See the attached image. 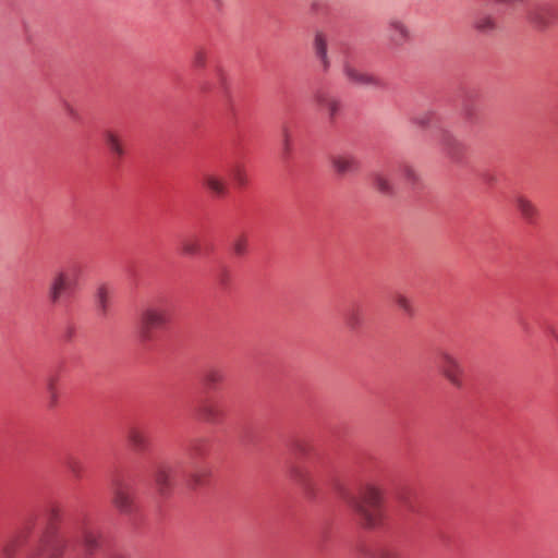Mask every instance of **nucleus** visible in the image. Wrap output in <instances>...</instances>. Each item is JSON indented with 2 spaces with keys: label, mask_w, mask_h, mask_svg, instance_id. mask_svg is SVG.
I'll list each match as a JSON object with an SVG mask.
<instances>
[{
  "label": "nucleus",
  "mask_w": 558,
  "mask_h": 558,
  "mask_svg": "<svg viewBox=\"0 0 558 558\" xmlns=\"http://www.w3.org/2000/svg\"><path fill=\"white\" fill-rule=\"evenodd\" d=\"M387 40L392 49H401L412 40L409 26L399 17H391L387 22Z\"/></svg>",
  "instance_id": "9b49d317"
},
{
  "label": "nucleus",
  "mask_w": 558,
  "mask_h": 558,
  "mask_svg": "<svg viewBox=\"0 0 558 558\" xmlns=\"http://www.w3.org/2000/svg\"><path fill=\"white\" fill-rule=\"evenodd\" d=\"M47 389H48V393H49V404L48 405H49V408H54L58 403V395L56 391L53 379L49 380Z\"/></svg>",
  "instance_id": "c9c22d12"
},
{
  "label": "nucleus",
  "mask_w": 558,
  "mask_h": 558,
  "mask_svg": "<svg viewBox=\"0 0 558 558\" xmlns=\"http://www.w3.org/2000/svg\"><path fill=\"white\" fill-rule=\"evenodd\" d=\"M314 100L319 109L327 113L329 122L333 124L342 110L341 99L326 88H318L314 94Z\"/></svg>",
  "instance_id": "f8f14e48"
},
{
  "label": "nucleus",
  "mask_w": 558,
  "mask_h": 558,
  "mask_svg": "<svg viewBox=\"0 0 558 558\" xmlns=\"http://www.w3.org/2000/svg\"><path fill=\"white\" fill-rule=\"evenodd\" d=\"M229 172L235 184L243 186L246 184V174L244 166L241 163H233L229 168Z\"/></svg>",
  "instance_id": "7c9ffc66"
},
{
  "label": "nucleus",
  "mask_w": 558,
  "mask_h": 558,
  "mask_svg": "<svg viewBox=\"0 0 558 558\" xmlns=\"http://www.w3.org/2000/svg\"><path fill=\"white\" fill-rule=\"evenodd\" d=\"M342 73L347 81L354 86H372L376 88L385 87V83L381 78H379L376 75H373L372 73L357 69L348 60L343 61Z\"/></svg>",
  "instance_id": "9d476101"
},
{
  "label": "nucleus",
  "mask_w": 558,
  "mask_h": 558,
  "mask_svg": "<svg viewBox=\"0 0 558 558\" xmlns=\"http://www.w3.org/2000/svg\"><path fill=\"white\" fill-rule=\"evenodd\" d=\"M102 138L112 157L116 160H120L125 154L120 135L113 130L108 129L102 132Z\"/></svg>",
  "instance_id": "aec40b11"
},
{
  "label": "nucleus",
  "mask_w": 558,
  "mask_h": 558,
  "mask_svg": "<svg viewBox=\"0 0 558 558\" xmlns=\"http://www.w3.org/2000/svg\"><path fill=\"white\" fill-rule=\"evenodd\" d=\"M410 121L420 128H429L438 121V114L435 110H426L424 112L414 114L410 118Z\"/></svg>",
  "instance_id": "393cba45"
},
{
  "label": "nucleus",
  "mask_w": 558,
  "mask_h": 558,
  "mask_svg": "<svg viewBox=\"0 0 558 558\" xmlns=\"http://www.w3.org/2000/svg\"><path fill=\"white\" fill-rule=\"evenodd\" d=\"M204 420L210 424H219L223 418V411L215 404H206L202 410Z\"/></svg>",
  "instance_id": "a878e982"
},
{
  "label": "nucleus",
  "mask_w": 558,
  "mask_h": 558,
  "mask_svg": "<svg viewBox=\"0 0 558 558\" xmlns=\"http://www.w3.org/2000/svg\"><path fill=\"white\" fill-rule=\"evenodd\" d=\"M203 185L217 197L225 196L228 192L227 181L215 173L206 172L202 178Z\"/></svg>",
  "instance_id": "6ab92c4d"
},
{
  "label": "nucleus",
  "mask_w": 558,
  "mask_h": 558,
  "mask_svg": "<svg viewBox=\"0 0 558 558\" xmlns=\"http://www.w3.org/2000/svg\"><path fill=\"white\" fill-rule=\"evenodd\" d=\"M376 558H399V556L393 550L383 548L377 551Z\"/></svg>",
  "instance_id": "a19ab883"
},
{
  "label": "nucleus",
  "mask_w": 558,
  "mask_h": 558,
  "mask_svg": "<svg viewBox=\"0 0 558 558\" xmlns=\"http://www.w3.org/2000/svg\"><path fill=\"white\" fill-rule=\"evenodd\" d=\"M520 215L530 225H534L538 217L537 207L524 195L518 194L513 199Z\"/></svg>",
  "instance_id": "a211bd4d"
},
{
  "label": "nucleus",
  "mask_w": 558,
  "mask_h": 558,
  "mask_svg": "<svg viewBox=\"0 0 558 558\" xmlns=\"http://www.w3.org/2000/svg\"><path fill=\"white\" fill-rule=\"evenodd\" d=\"M64 466L75 480H81L84 475L83 462L74 456H68L64 460Z\"/></svg>",
  "instance_id": "bb28decb"
},
{
  "label": "nucleus",
  "mask_w": 558,
  "mask_h": 558,
  "mask_svg": "<svg viewBox=\"0 0 558 558\" xmlns=\"http://www.w3.org/2000/svg\"><path fill=\"white\" fill-rule=\"evenodd\" d=\"M344 323L351 330H357L364 322L363 310L360 305L348 308L344 313Z\"/></svg>",
  "instance_id": "b1692460"
},
{
  "label": "nucleus",
  "mask_w": 558,
  "mask_h": 558,
  "mask_svg": "<svg viewBox=\"0 0 558 558\" xmlns=\"http://www.w3.org/2000/svg\"><path fill=\"white\" fill-rule=\"evenodd\" d=\"M521 325H522V327H523V329H524V330H527V324H526V323L521 322Z\"/></svg>",
  "instance_id": "de8ad7c7"
},
{
  "label": "nucleus",
  "mask_w": 558,
  "mask_h": 558,
  "mask_svg": "<svg viewBox=\"0 0 558 558\" xmlns=\"http://www.w3.org/2000/svg\"><path fill=\"white\" fill-rule=\"evenodd\" d=\"M99 547L96 532L85 519L65 531L49 530L32 534L28 524L0 545L2 558H15L26 548V558H93Z\"/></svg>",
  "instance_id": "f257e3e1"
},
{
  "label": "nucleus",
  "mask_w": 558,
  "mask_h": 558,
  "mask_svg": "<svg viewBox=\"0 0 558 558\" xmlns=\"http://www.w3.org/2000/svg\"><path fill=\"white\" fill-rule=\"evenodd\" d=\"M472 28L480 35L493 36L501 29V24L494 13L481 10L473 16Z\"/></svg>",
  "instance_id": "2eb2a0df"
},
{
  "label": "nucleus",
  "mask_w": 558,
  "mask_h": 558,
  "mask_svg": "<svg viewBox=\"0 0 558 558\" xmlns=\"http://www.w3.org/2000/svg\"><path fill=\"white\" fill-rule=\"evenodd\" d=\"M211 2L216 10H221L223 5V0H211Z\"/></svg>",
  "instance_id": "37998d69"
},
{
  "label": "nucleus",
  "mask_w": 558,
  "mask_h": 558,
  "mask_svg": "<svg viewBox=\"0 0 558 558\" xmlns=\"http://www.w3.org/2000/svg\"><path fill=\"white\" fill-rule=\"evenodd\" d=\"M526 22L537 32H546L557 21L558 14L548 3H534L524 13Z\"/></svg>",
  "instance_id": "0eeeda50"
},
{
  "label": "nucleus",
  "mask_w": 558,
  "mask_h": 558,
  "mask_svg": "<svg viewBox=\"0 0 558 558\" xmlns=\"http://www.w3.org/2000/svg\"><path fill=\"white\" fill-rule=\"evenodd\" d=\"M437 366L444 377L454 387L461 388L463 367L459 360L447 350L437 353Z\"/></svg>",
  "instance_id": "6e6552de"
},
{
  "label": "nucleus",
  "mask_w": 558,
  "mask_h": 558,
  "mask_svg": "<svg viewBox=\"0 0 558 558\" xmlns=\"http://www.w3.org/2000/svg\"><path fill=\"white\" fill-rule=\"evenodd\" d=\"M313 52L324 73L331 66V60L328 53V35L324 31H316L313 38Z\"/></svg>",
  "instance_id": "dca6fc26"
},
{
  "label": "nucleus",
  "mask_w": 558,
  "mask_h": 558,
  "mask_svg": "<svg viewBox=\"0 0 558 558\" xmlns=\"http://www.w3.org/2000/svg\"><path fill=\"white\" fill-rule=\"evenodd\" d=\"M311 11L315 14L324 13L326 11V4L322 0H313Z\"/></svg>",
  "instance_id": "58836bf2"
},
{
  "label": "nucleus",
  "mask_w": 558,
  "mask_h": 558,
  "mask_svg": "<svg viewBox=\"0 0 558 558\" xmlns=\"http://www.w3.org/2000/svg\"><path fill=\"white\" fill-rule=\"evenodd\" d=\"M199 89L204 94H210L213 92L217 93V95L221 97V100L229 113L231 116L235 114V108L229 90L228 80L221 68L217 66L211 76L201 84Z\"/></svg>",
  "instance_id": "39448f33"
},
{
  "label": "nucleus",
  "mask_w": 558,
  "mask_h": 558,
  "mask_svg": "<svg viewBox=\"0 0 558 558\" xmlns=\"http://www.w3.org/2000/svg\"><path fill=\"white\" fill-rule=\"evenodd\" d=\"M112 504L125 515H133L137 510L129 487L118 480L112 484Z\"/></svg>",
  "instance_id": "ddd939ff"
},
{
  "label": "nucleus",
  "mask_w": 558,
  "mask_h": 558,
  "mask_svg": "<svg viewBox=\"0 0 558 558\" xmlns=\"http://www.w3.org/2000/svg\"><path fill=\"white\" fill-rule=\"evenodd\" d=\"M218 283L222 287H227L230 281V275L227 268H222L216 276Z\"/></svg>",
  "instance_id": "4c0bfd02"
},
{
  "label": "nucleus",
  "mask_w": 558,
  "mask_h": 558,
  "mask_svg": "<svg viewBox=\"0 0 558 558\" xmlns=\"http://www.w3.org/2000/svg\"><path fill=\"white\" fill-rule=\"evenodd\" d=\"M181 250L184 255H197L201 252V244L195 238H184L181 240Z\"/></svg>",
  "instance_id": "c85d7f7f"
},
{
  "label": "nucleus",
  "mask_w": 558,
  "mask_h": 558,
  "mask_svg": "<svg viewBox=\"0 0 558 558\" xmlns=\"http://www.w3.org/2000/svg\"><path fill=\"white\" fill-rule=\"evenodd\" d=\"M80 275L81 266L77 263H71L57 270L48 283V302L52 306L65 305L77 289Z\"/></svg>",
  "instance_id": "7ed1b4c3"
},
{
  "label": "nucleus",
  "mask_w": 558,
  "mask_h": 558,
  "mask_svg": "<svg viewBox=\"0 0 558 558\" xmlns=\"http://www.w3.org/2000/svg\"><path fill=\"white\" fill-rule=\"evenodd\" d=\"M204 380L209 387H214L223 380V373L218 368H210L204 375Z\"/></svg>",
  "instance_id": "473e14b6"
},
{
  "label": "nucleus",
  "mask_w": 558,
  "mask_h": 558,
  "mask_svg": "<svg viewBox=\"0 0 558 558\" xmlns=\"http://www.w3.org/2000/svg\"><path fill=\"white\" fill-rule=\"evenodd\" d=\"M499 3L511 4L515 2H523V0H496Z\"/></svg>",
  "instance_id": "49530a36"
},
{
  "label": "nucleus",
  "mask_w": 558,
  "mask_h": 558,
  "mask_svg": "<svg viewBox=\"0 0 558 558\" xmlns=\"http://www.w3.org/2000/svg\"><path fill=\"white\" fill-rule=\"evenodd\" d=\"M548 332L551 335V337L558 342V331L555 328H549Z\"/></svg>",
  "instance_id": "a18cd8bd"
},
{
  "label": "nucleus",
  "mask_w": 558,
  "mask_h": 558,
  "mask_svg": "<svg viewBox=\"0 0 558 558\" xmlns=\"http://www.w3.org/2000/svg\"><path fill=\"white\" fill-rule=\"evenodd\" d=\"M180 477V465L170 463H158L153 470V480L157 490L167 494L177 480Z\"/></svg>",
  "instance_id": "1a4fd4ad"
},
{
  "label": "nucleus",
  "mask_w": 558,
  "mask_h": 558,
  "mask_svg": "<svg viewBox=\"0 0 558 558\" xmlns=\"http://www.w3.org/2000/svg\"><path fill=\"white\" fill-rule=\"evenodd\" d=\"M207 63V51L202 47H197L193 53L192 64L195 69H204Z\"/></svg>",
  "instance_id": "72a5a7b5"
},
{
  "label": "nucleus",
  "mask_w": 558,
  "mask_h": 558,
  "mask_svg": "<svg viewBox=\"0 0 558 558\" xmlns=\"http://www.w3.org/2000/svg\"><path fill=\"white\" fill-rule=\"evenodd\" d=\"M332 485L338 497L353 510L364 526L377 527L383 524L385 511L380 492L375 486L365 484L359 493H353L339 482Z\"/></svg>",
  "instance_id": "f03ea898"
},
{
  "label": "nucleus",
  "mask_w": 558,
  "mask_h": 558,
  "mask_svg": "<svg viewBox=\"0 0 558 558\" xmlns=\"http://www.w3.org/2000/svg\"><path fill=\"white\" fill-rule=\"evenodd\" d=\"M73 336H74V329L72 327L68 328L66 333H65L66 340H71Z\"/></svg>",
  "instance_id": "c03bdc74"
},
{
  "label": "nucleus",
  "mask_w": 558,
  "mask_h": 558,
  "mask_svg": "<svg viewBox=\"0 0 558 558\" xmlns=\"http://www.w3.org/2000/svg\"><path fill=\"white\" fill-rule=\"evenodd\" d=\"M439 144L446 155L453 161H460L463 155V144L448 130H441Z\"/></svg>",
  "instance_id": "f3484780"
},
{
  "label": "nucleus",
  "mask_w": 558,
  "mask_h": 558,
  "mask_svg": "<svg viewBox=\"0 0 558 558\" xmlns=\"http://www.w3.org/2000/svg\"><path fill=\"white\" fill-rule=\"evenodd\" d=\"M112 296L111 289L106 284H100L95 292V302L99 316L106 317L110 308Z\"/></svg>",
  "instance_id": "4be33fe9"
},
{
  "label": "nucleus",
  "mask_w": 558,
  "mask_h": 558,
  "mask_svg": "<svg viewBox=\"0 0 558 558\" xmlns=\"http://www.w3.org/2000/svg\"><path fill=\"white\" fill-rule=\"evenodd\" d=\"M126 438L132 448L137 452H145L149 448L148 436L138 427H130L126 433Z\"/></svg>",
  "instance_id": "412c9836"
},
{
  "label": "nucleus",
  "mask_w": 558,
  "mask_h": 558,
  "mask_svg": "<svg viewBox=\"0 0 558 558\" xmlns=\"http://www.w3.org/2000/svg\"><path fill=\"white\" fill-rule=\"evenodd\" d=\"M232 248H233L234 254H236L238 256H243L244 254H246V251H247L246 239L244 236H240L236 240H234V242L232 244Z\"/></svg>",
  "instance_id": "f704fd0d"
},
{
  "label": "nucleus",
  "mask_w": 558,
  "mask_h": 558,
  "mask_svg": "<svg viewBox=\"0 0 558 558\" xmlns=\"http://www.w3.org/2000/svg\"><path fill=\"white\" fill-rule=\"evenodd\" d=\"M282 148L284 156L288 157L291 153V135L287 128L282 131Z\"/></svg>",
  "instance_id": "e433bc0d"
},
{
  "label": "nucleus",
  "mask_w": 558,
  "mask_h": 558,
  "mask_svg": "<svg viewBox=\"0 0 558 558\" xmlns=\"http://www.w3.org/2000/svg\"><path fill=\"white\" fill-rule=\"evenodd\" d=\"M106 558H126V557L118 551H111V553L106 554Z\"/></svg>",
  "instance_id": "79ce46f5"
},
{
  "label": "nucleus",
  "mask_w": 558,
  "mask_h": 558,
  "mask_svg": "<svg viewBox=\"0 0 558 558\" xmlns=\"http://www.w3.org/2000/svg\"><path fill=\"white\" fill-rule=\"evenodd\" d=\"M330 163L333 171L340 177L357 173L361 169L359 158L351 151H340L331 155Z\"/></svg>",
  "instance_id": "4468645a"
},
{
  "label": "nucleus",
  "mask_w": 558,
  "mask_h": 558,
  "mask_svg": "<svg viewBox=\"0 0 558 558\" xmlns=\"http://www.w3.org/2000/svg\"><path fill=\"white\" fill-rule=\"evenodd\" d=\"M296 480L299 484L302 486L304 493L308 498H314L315 496V484L308 474L300 472L296 475Z\"/></svg>",
  "instance_id": "c756f323"
},
{
  "label": "nucleus",
  "mask_w": 558,
  "mask_h": 558,
  "mask_svg": "<svg viewBox=\"0 0 558 558\" xmlns=\"http://www.w3.org/2000/svg\"><path fill=\"white\" fill-rule=\"evenodd\" d=\"M393 301L395 303L397 304V306L403 311V313L409 316V317H413L414 314H415V310H414V306L411 302V300L409 298H407L404 294L402 293H396L393 295Z\"/></svg>",
  "instance_id": "cd10ccee"
},
{
  "label": "nucleus",
  "mask_w": 558,
  "mask_h": 558,
  "mask_svg": "<svg viewBox=\"0 0 558 558\" xmlns=\"http://www.w3.org/2000/svg\"><path fill=\"white\" fill-rule=\"evenodd\" d=\"M168 322L167 313L156 305H148L140 313L138 338L144 345L150 344L155 338V330L162 328Z\"/></svg>",
  "instance_id": "20e7f679"
},
{
  "label": "nucleus",
  "mask_w": 558,
  "mask_h": 558,
  "mask_svg": "<svg viewBox=\"0 0 558 558\" xmlns=\"http://www.w3.org/2000/svg\"><path fill=\"white\" fill-rule=\"evenodd\" d=\"M372 183L374 187L384 195H392L393 194V185L390 182L389 178L383 173L381 171H374L371 174Z\"/></svg>",
  "instance_id": "5701e85b"
},
{
  "label": "nucleus",
  "mask_w": 558,
  "mask_h": 558,
  "mask_svg": "<svg viewBox=\"0 0 558 558\" xmlns=\"http://www.w3.org/2000/svg\"><path fill=\"white\" fill-rule=\"evenodd\" d=\"M206 442L204 440H195L191 444L189 449V454L191 459L193 460V469L186 473L183 474L184 480L186 481L187 485L196 488L197 486H202L205 484L206 478L209 476V469L204 465H198L197 459L202 458L206 453Z\"/></svg>",
  "instance_id": "423d86ee"
},
{
  "label": "nucleus",
  "mask_w": 558,
  "mask_h": 558,
  "mask_svg": "<svg viewBox=\"0 0 558 558\" xmlns=\"http://www.w3.org/2000/svg\"><path fill=\"white\" fill-rule=\"evenodd\" d=\"M63 109L73 120H78L80 114L70 102L63 101Z\"/></svg>",
  "instance_id": "ea45409f"
},
{
  "label": "nucleus",
  "mask_w": 558,
  "mask_h": 558,
  "mask_svg": "<svg viewBox=\"0 0 558 558\" xmlns=\"http://www.w3.org/2000/svg\"><path fill=\"white\" fill-rule=\"evenodd\" d=\"M399 171L409 183L414 185L418 182V174L411 165L401 163L399 167Z\"/></svg>",
  "instance_id": "2f4dec72"
}]
</instances>
